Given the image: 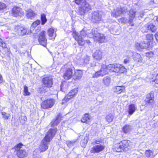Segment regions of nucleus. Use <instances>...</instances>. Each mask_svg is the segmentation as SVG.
<instances>
[{
    "label": "nucleus",
    "instance_id": "nucleus-9",
    "mask_svg": "<svg viewBox=\"0 0 158 158\" xmlns=\"http://www.w3.org/2000/svg\"><path fill=\"white\" fill-rule=\"evenodd\" d=\"M127 8L126 6H124L122 7H119L117 8L116 10H114L111 12V15L113 17H116L120 16L122 14H125L128 13Z\"/></svg>",
    "mask_w": 158,
    "mask_h": 158
},
{
    "label": "nucleus",
    "instance_id": "nucleus-49",
    "mask_svg": "<svg viewBox=\"0 0 158 158\" xmlns=\"http://www.w3.org/2000/svg\"><path fill=\"white\" fill-rule=\"evenodd\" d=\"M6 8V4L4 3L0 2V10H3Z\"/></svg>",
    "mask_w": 158,
    "mask_h": 158
},
{
    "label": "nucleus",
    "instance_id": "nucleus-16",
    "mask_svg": "<svg viewBox=\"0 0 158 158\" xmlns=\"http://www.w3.org/2000/svg\"><path fill=\"white\" fill-rule=\"evenodd\" d=\"M105 148V146L103 145H96L91 148L90 152L93 153H98L103 151Z\"/></svg>",
    "mask_w": 158,
    "mask_h": 158
},
{
    "label": "nucleus",
    "instance_id": "nucleus-8",
    "mask_svg": "<svg viewBox=\"0 0 158 158\" xmlns=\"http://www.w3.org/2000/svg\"><path fill=\"white\" fill-rule=\"evenodd\" d=\"M136 12L135 10L131 9L129 12V18L128 20V23L131 26L134 25L133 23V20L135 17L136 15H137L138 14V17L139 16L142 17L144 15V13L143 11L141 12L140 13H137L136 14H135Z\"/></svg>",
    "mask_w": 158,
    "mask_h": 158
},
{
    "label": "nucleus",
    "instance_id": "nucleus-53",
    "mask_svg": "<svg viewBox=\"0 0 158 158\" xmlns=\"http://www.w3.org/2000/svg\"><path fill=\"white\" fill-rule=\"evenodd\" d=\"M96 66V62L93 61L92 63L91 64V66L93 67Z\"/></svg>",
    "mask_w": 158,
    "mask_h": 158
},
{
    "label": "nucleus",
    "instance_id": "nucleus-54",
    "mask_svg": "<svg viewBox=\"0 0 158 158\" xmlns=\"http://www.w3.org/2000/svg\"><path fill=\"white\" fill-rule=\"evenodd\" d=\"M158 2V0H153L152 2H151L150 4H152L153 3H156Z\"/></svg>",
    "mask_w": 158,
    "mask_h": 158
},
{
    "label": "nucleus",
    "instance_id": "nucleus-15",
    "mask_svg": "<svg viewBox=\"0 0 158 158\" xmlns=\"http://www.w3.org/2000/svg\"><path fill=\"white\" fill-rule=\"evenodd\" d=\"M42 83L44 87L50 88L53 85L52 79L49 77H45L42 79Z\"/></svg>",
    "mask_w": 158,
    "mask_h": 158
},
{
    "label": "nucleus",
    "instance_id": "nucleus-23",
    "mask_svg": "<svg viewBox=\"0 0 158 158\" xmlns=\"http://www.w3.org/2000/svg\"><path fill=\"white\" fill-rule=\"evenodd\" d=\"M82 75V72L81 70H76L75 71L73 75V79L74 80H79L81 79Z\"/></svg>",
    "mask_w": 158,
    "mask_h": 158
},
{
    "label": "nucleus",
    "instance_id": "nucleus-14",
    "mask_svg": "<svg viewBox=\"0 0 158 158\" xmlns=\"http://www.w3.org/2000/svg\"><path fill=\"white\" fill-rule=\"evenodd\" d=\"M46 32L42 31L40 34L39 42L40 44L45 47L47 45V39L45 37Z\"/></svg>",
    "mask_w": 158,
    "mask_h": 158
},
{
    "label": "nucleus",
    "instance_id": "nucleus-5",
    "mask_svg": "<svg viewBox=\"0 0 158 158\" xmlns=\"http://www.w3.org/2000/svg\"><path fill=\"white\" fill-rule=\"evenodd\" d=\"M23 145L21 143H20L16 145L14 148L16 152V154L17 156L20 158L24 157L27 155V153L26 150L21 149Z\"/></svg>",
    "mask_w": 158,
    "mask_h": 158
},
{
    "label": "nucleus",
    "instance_id": "nucleus-29",
    "mask_svg": "<svg viewBox=\"0 0 158 158\" xmlns=\"http://www.w3.org/2000/svg\"><path fill=\"white\" fill-rule=\"evenodd\" d=\"M81 120L83 123H88L90 120V116L88 114H85L83 116Z\"/></svg>",
    "mask_w": 158,
    "mask_h": 158
},
{
    "label": "nucleus",
    "instance_id": "nucleus-50",
    "mask_svg": "<svg viewBox=\"0 0 158 158\" xmlns=\"http://www.w3.org/2000/svg\"><path fill=\"white\" fill-rule=\"evenodd\" d=\"M2 115L3 118L5 119H7L8 117L6 115V113L5 112H2Z\"/></svg>",
    "mask_w": 158,
    "mask_h": 158
},
{
    "label": "nucleus",
    "instance_id": "nucleus-1",
    "mask_svg": "<svg viewBox=\"0 0 158 158\" xmlns=\"http://www.w3.org/2000/svg\"><path fill=\"white\" fill-rule=\"evenodd\" d=\"M57 131L56 127L50 128L49 130L40 146L39 148L41 152H44L48 149L49 142L54 136Z\"/></svg>",
    "mask_w": 158,
    "mask_h": 158
},
{
    "label": "nucleus",
    "instance_id": "nucleus-2",
    "mask_svg": "<svg viewBox=\"0 0 158 158\" xmlns=\"http://www.w3.org/2000/svg\"><path fill=\"white\" fill-rule=\"evenodd\" d=\"M92 29L91 31L87 30L85 31L84 30H82L80 32V35H78V33L76 32L75 30H73V35L75 40H76L78 42V44L81 46L84 45L85 44V41L83 39L84 37L87 36L91 38L89 36V34L92 33Z\"/></svg>",
    "mask_w": 158,
    "mask_h": 158
},
{
    "label": "nucleus",
    "instance_id": "nucleus-30",
    "mask_svg": "<svg viewBox=\"0 0 158 158\" xmlns=\"http://www.w3.org/2000/svg\"><path fill=\"white\" fill-rule=\"evenodd\" d=\"M132 56H133V57L135 61L140 63L142 62L143 60L142 57L139 54L136 53L135 55H133V53H132Z\"/></svg>",
    "mask_w": 158,
    "mask_h": 158
},
{
    "label": "nucleus",
    "instance_id": "nucleus-24",
    "mask_svg": "<svg viewBox=\"0 0 158 158\" xmlns=\"http://www.w3.org/2000/svg\"><path fill=\"white\" fill-rule=\"evenodd\" d=\"M99 71L101 74V76H103L108 73L107 66L103 64H101V69Z\"/></svg>",
    "mask_w": 158,
    "mask_h": 158
},
{
    "label": "nucleus",
    "instance_id": "nucleus-12",
    "mask_svg": "<svg viewBox=\"0 0 158 158\" xmlns=\"http://www.w3.org/2000/svg\"><path fill=\"white\" fill-rule=\"evenodd\" d=\"M78 92L77 89L75 88L72 89L66 95L62 101V103L67 102L69 99L75 96Z\"/></svg>",
    "mask_w": 158,
    "mask_h": 158
},
{
    "label": "nucleus",
    "instance_id": "nucleus-55",
    "mask_svg": "<svg viewBox=\"0 0 158 158\" xmlns=\"http://www.w3.org/2000/svg\"><path fill=\"white\" fill-rule=\"evenodd\" d=\"M155 37L157 41L158 42V32H157L155 35Z\"/></svg>",
    "mask_w": 158,
    "mask_h": 158
},
{
    "label": "nucleus",
    "instance_id": "nucleus-11",
    "mask_svg": "<svg viewBox=\"0 0 158 158\" xmlns=\"http://www.w3.org/2000/svg\"><path fill=\"white\" fill-rule=\"evenodd\" d=\"M55 103L53 99H48L43 101L41 104V107L43 109H48L51 108Z\"/></svg>",
    "mask_w": 158,
    "mask_h": 158
},
{
    "label": "nucleus",
    "instance_id": "nucleus-10",
    "mask_svg": "<svg viewBox=\"0 0 158 158\" xmlns=\"http://www.w3.org/2000/svg\"><path fill=\"white\" fill-rule=\"evenodd\" d=\"M91 15V21L93 23L98 24L102 21V16L99 11H93Z\"/></svg>",
    "mask_w": 158,
    "mask_h": 158
},
{
    "label": "nucleus",
    "instance_id": "nucleus-40",
    "mask_svg": "<svg viewBox=\"0 0 158 158\" xmlns=\"http://www.w3.org/2000/svg\"><path fill=\"white\" fill-rule=\"evenodd\" d=\"M41 24L44 25L47 21V19L46 18V15L44 14H42L41 15Z\"/></svg>",
    "mask_w": 158,
    "mask_h": 158
},
{
    "label": "nucleus",
    "instance_id": "nucleus-45",
    "mask_svg": "<svg viewBox=\"0 0 158 158\" xmlns=\"http://www.w3.org/2000/svg\"><path fill=\"white\" fill-rule=\"evenodd\" d=\"M29 30H27L26 28L23 27V30L22 31L21 35H28L29 34Z\"/></svg>",
    "mask_w": 158,
    "mask_h": 158
},
{
    "label": "nucleus",
    "instance_id": "nucleus-36",
    "mask_svg": "<svg viewBox=\"0 0 158 158\" xmlns=\"http://www.w3.org/2000/svg\"><path fill=\"white\" fill-rule=\"evenodd\" d=\"M40 23V20H38L34 22L31 25V29L30 30V33L32 32V30H33L35 27Z\"/></svg>",
    "mask_w": 158,
    "mask_h": 158
},
{
    "label": "nucleus",
    "instance_id": "nucleus-33",
    "mask_svg": "<svg viewBox=\"0 0 158 158\" xmlns=\"http://www.w3.org/2000/svg\"><path fill=\"white\" fill-rule=\"evenodd\" d=\"M48 34L51 37V39H54L56 36V34L54 33V31L52 28H50L48 30Z\"/></svg>",
    "mask_w": 158,
    "mask_h": 158
},
{
    "label": "nucleus",
    "instance_id": "nucleus-25",
    "mask_svg": "<svg viewBox=\"0 0 158 158\" xmlns=\"http://www.w3.org/2000/svg\"><path fill=\"white\" fill-rule=\"evenodd\" d=\"M136 109V105L134 104H131L128 106V113L129 115H132Z\"/></svg>",
    "mask_w": 158,
    "mask_h": 158
},
{
    "label": "nucleus",
    "instance_id": "nucleus-26",
    "mask_svg": "<svg viewBox=\"0 0 158 158\" xmlns=\"http://www.w3.org/2000/svg\"><path fill=\"white\" fill-rule=\"evenodd\" d=\"M116 70L117 73H123L126 71V69L123 66L119 64H116Z\"/></svg>",
    "mask_w": 158,
    "mask_h": 158
},
{
    "label": "nucleus",
    "instance_id": "nucleus-18",
    "mask_svg": "<svg viewBox=\"0 0 158 158\" xmlns=\"http://www.w3.org/2000/svg\"><path fill=\"white\" fill-rule=\"evenodd\" d=\"M93 57L97 60H101L102 57V51L99 49H96L94 51L92 55Z\"/></svg>",
    "mask_w": 158,
    "mask_h": 158
},
{
    "label": "nucleus",
    "instance_id": "nucleus-61",
    "mask_svg": "<svg viewBox=\"0 0 158 158\" xmlns=\"http://www.w3.org/2000/svg\"><path fill=\"white\" fill-rule=\"evenodd\" d=\"M148 54H152V52H149V53H148Z\"/></svg>",
    "mask_w": 158,
    "mask_h": 158
},
{
    "label": "nucleus",
    "instance_id": "nucleus-52",
    "mask_svg": "<svg viewBox=\"0 0 158 158\" xmlns=\"http://www.w3.org/2000/svg\"><path fill=\"white\" fill-rule=\"evenodd\" d=\"M154 81L156 83L158 84V74L156 76V79L154 80Z\"/></svg>",
    "mask_w": 158,
    "mask_h": 158
},
{
    "label": "nucleus",
    "instance_id": "nucleus-3",
    "mask_svg": "<svg viewBox=\"0 0 158 158\" xmlns=\"http://www.w3.org/2000/svg\"><path fill=\"white\" fill-rule=\"evenodd\" d=\"M129 142L128 140H124L115 144L113 146V151L116 152L127 151L128 149Z\"/></svg>",
    "mask_w": 158,
    "mask_h": 158
},
{
    "label": "nucleus",
    "instance_id": "nucleus-7",
    "mask_svg": "<svg viewBox=\"0 0 158 158\" xmlns=\"http://www.w3.org/2000/svg\"><path fill=\"white\" fill-rule=\"evenodd\" d=\"M92 33L89 35V37H94L100 43L105 42L106 41V37L103 34L98 33L97 31L94 29H92Z\"/></svg>",
    "mask_w": 158,
    "mask_h": 158
},
{
    "label": "nucleus",
    "instance_id": "nucleus-39",
    "mask_svg": "<svg viewBox=\"0 0 158 158\" xmlns=\"http://www.w3.org/2000/svg\"><path fill=\"white\" fill-rule=\"evenodd\" d=\"M23 30V27H21L18 26L16 27L15 28V31L19 35H21V32Z\"/></svg>",
    "mask_w": 158,
    "mask_h": 158
},
{
    "label": "nucleus",
    "instance_id": "nucleus-31",
    "mask_svg": "<svg viewBox=\"0 0 158 158\" xmlns=\"http://www.w3.org/2000/svg\"><path fill=\"white\" fill-rule=\"evenodd\" d=\"M88 139V137L86 135V136H85L84 139L81 141L80 144L82 147L84 148L86 147Z\"/></svg>",
    "mask_w": 158,
    "mask_h": 158
},
{
    "label": "nucleus",
    "instance_id": "nucleus-4",
    "mask_svg": "<svg viewBox=\"0 0 158 158\" xmlns=\"http://www.w3.org/2000/svg\"><path fill=\"white\" fill-rule=\"evenodd\" d=\"M154 97L153 93L151 92L148 94L144 100L145 107L149 108H152L154 105Z\"/></svg>",
    "mask_w": 158,
    "mask_h": 158
},
{
    "label": "nucleus",
    "instance_id": "nucleus-35",
    "mask_svg": "<svg viewBox=\"0 0 158 158\" xmlns=\"http://www.w3.org/2000/svg\"><path fill=\"white\" fill-rule=\"evenodd\" d=\"M110 77L109 76H107L103 78L102 81L104 85L106 86H108L110 83Z\"/></svg>",
    "mask_w": 158,
    "mask_h": 158
},
{
    "label": "nucleus",
    "instance_id": "nucleus-43",
    "mask_svg": "<svg viewBox=\"0 0 158 158\" xmlns=\"http://www.w3.org/2000/svg\"><path fill=\"white\" fill-rule=\"evenodd\" d=\"M90 60V56H88L87 55L85 56L83 59V62L85 64H88L89 63V61Z\"/></svg>",
    "mask_w": 158,
    "mask_h": 158
},
{
    "label": "nucleus",
    "instance_id": "nucleus-20",
    "mask_svg": "<svg viewBox=\"0 0 158 158\" xmlns=\"http://www.w3.org/2000/svg\"><path fill=\"white\" fill-rule=\"evenodd\" d=\"M62 118L61 114L60 113L59 114L55 119L52 120L51 122L50 123L51 127H54L56 126L60 122Z\"/></svg>",
    "mask_w": 158,
    "mask_h": 158
},
{
    "label": "nucleus",
    "instance_id": "nucleus-17",
    "mask_svg": "<svg viewBox=\"0 0 158 158\" xmlns=\"http://www.w3.org/2000/svg\"><path fill=\"white\" fill-rule=\"evenodd\" d=\"M150 44L149 42L145 41L141 42L139 44H136V46L137 49L140 51L142 49L148 48Z\"/></svg>",
    "mask_w": 158,
    "mask_h": 158
},
{
    "label": "nucleus",
    "instance_id": "nucleus-42",
    "mask_svg": "<svg viewBox=\"0 0 158 158\" xmlns=\"http://www.w3.org/2000/svg\"><path fill=\"white\" fill-rule=\"evenodd\" d=\"M20 123L22 124H25L27 120V117L25 116H22L19 117Z\"/></svg>",
    "mask_w": 158,
    "mask_h": 158
},
{
    "label": "nucleus",
    "instance_id": "nucleus-59",
    "mask_svg": "<svg viewBox=\"0 0 158 158\" xmlns=\"http://www.w3.org/2000/svg\"><path fill=\"white\" fill-rule=\"evenodd\" d=\"M85 42L87 44H89L90 43V42L89 40H85Z\"/></svg>",
    "mask_w": 158,
    "mask_h": 158
},
{
    "label": "nucleus",
    "instance_id": "nucleus-60",
    "mask_svg": "<svg viewBox=\"0 0 158 158\" xmlns=\"http://www.w3.org/2000/svg\"><path fill=\"white\" fill-rule=\"evenodd\" d=\"M156 20L158 22V16L156 18Z\"/></svg>",
    "mask_w": 158,
    "mask_h": 158
},
{
    "label": "nucleus",
    "instance_id": "nucleus-27",
    "mask_svg": "<svg viewBox=\"0 0 158 158\" xmlns=\"http://www.w3.org/2000/svg\"><path fill=\"white\" fill-rule=\"evenodd\" d=\"M26 14L27 17L30 19H33L36 15V14L31 9L27 11Z\"/></svg>",
    "mask_w": 158,
    "mask_h": 158
},
{
    "label": "nucleus",
    "instance_id": "nucleus-58",
    "mask_svg": "<svg viewBox=\"0 0 158 158\" xmlns=\"http://www.w3.org/2000/svg\"><path fill=\"white\" fill-rule=\"evenodd\" d=\"M95 143L96 144H97V145L100 144V141H99L96 140L95 142Z\"/></svg>",
    "mask_w": 158,
    "mask_h": 158
},
{
    "label": "nucleus",
    "instance_id": "nucleus-6",
    "mask_svg": "<svg viewBox=\"0 0 158 158\" xmlns=\"http://www.w3.org/2000/svg\"><path fill=\"white\" fill-rule=\"evenodd\" d=\"M92 9L91 5L85 1H84L81 4V6L79 7V13L81 15H83L86 12H88Z\"/></svg>",
    "mask_w": 158,
    "mask_h": 158
},
{
    "label": "nucleus",
    "instance_id": "nucleus-21",
    "mask_svg": "<svg viewBox=\"0 0 158 158\" xmlns=\"http://www.w3.org/2000/svg\"><path fill=\"white\" fill-rule=\"evenodd\" d=\"M135 127L131 123L127 124L123 126L122 128V131L124 133H127L133 129Z\"/></svg>",
    "mask_w": 158,
    "mask_h": 158
},
{
    "label": "nucleus",
    "instance_id": "nucleus-28",
    "mask_svg": "<svg viewBox=\"0 0 158 158\" xmlns=\"http://www.w3.org/2000/svg\"><path fill=\"white\" fill-rule=\"evenodd\" d=\"M127 54H128L127 58L124 60L123 63L125 64H129L131 60V57L132 55V52L130 51H127Z\"/></svg>",
    "mask_w": 158,
    "mask_h": 158
},
{
    "label": "nucleus",
    "instance_id": "nucleus-22",
    "mask_svg": "<svg viewBox=\"0 0 158 158\" xmlns=\"http://www.w3.org/2000/svg\"><path fill=\"white\" fill-rule=\"evenodd\" d=\"M144 27L147 28L148 31L152 32L155 31L157 29L156 27L152 23H148Z\"/></svg>",
    "mask_w": 158,
    "mask_h": 158
},
{
    "label": "nucleus",
    "instance_id": "nucleus-56",
    "mask_svg": "<svg viewBox=\"0 0 158 158\" xmlns=\"http://www.w3.org/2000/svg\"><path fill=\"white\" fill-rule=\"evenodd\" d=\"M0 81H1V83L3 81V78L2 76V75L0 74Z\"/></svg>",
    "mask_w": 158,
    "mask_h": 158
},
{
    "label": "nucleus",
    "instance_id": "nucleus-34",
    "mask_svg": "<svg viewBox=\"0 0 158 158\" xmlns=\"http://www.w3.org/2000/svg\"><path fill=\"white\" fill-rule=\"evenodd\" d=\"M125 88L123 86H117L114 89V92L118 94H119L124 91Z\"/></svg>",
    "mask_w": 158,
    "mask_h": 158
},
{
    "label": "nucleus",
    "instance_id": "nucleus-32",
    "mask_svg": "<svg viewBox=\"0 0 158 158\" xmlns=\"http://www.w3.org/2000/svg\"><path fill=\"white\" fill-rule=\"evenodd\" d=\"M107 69L108 71L110 72H114L117 73L116 70V64L115 65L109 64L107 66Z\"/></svg>",
    "mask_w": 158,
    "mask_h": 158
},
{
    "label": "nucleus",
    "instance_id": "nucleus-41",
    "mask_svg": "<svg viewBox=\"0 0 158 158\" xmlns=\"http://www.w3.org/2000/svg\"><path fill=\"white\" fill-rule=\"evenodd\" d=\"M24 95L25 96H29L31 93L28 91V88L27 86L24 85L23 89Z\"/></svg>",
    "mask_w": 158,
    "mask_h": 158
},
{
    "label": "nucleus",
    "instance_id": "nucleus-44",
    "mask_svg": "<svg viewBox=\"0 0 158 158\" xmlns=\"http://www.w3.org/2000/svg\"><path fill=\"white\" fill-rule=\"evenodd\" d=\"M106 118V121L109 123H110L113 120L114 117L113 115L110 114L107 115Z\"/></svg>",
    "mask_w": 158,
    "mask_h": 158
},
{
    "label": "nucleus",
    "instance_id": "nucleus-62",
    "mask_svg": "<svg viewBox=\"0 0 158 158\" xmlns=\"http://www.w3.org/2000/svg\"><path fill=\"white\" fill-rule=\"evenodd\" d=\"M157 51H158V49L157 50Z\"/></svg>",
    "mask_w": 158,
    "mask_h": 158
},
{
    "label": "nucleus",
    "instance_id": "nucleus-51",
    "mask_svg": "<svg viewBox=\"0 0 158 158\" xmlns=\"http://www.w3.org/2000/svg\"><path fill=\"white\" fill-rule=\"evenodd\" d=\"M75 3L79 5L80 4H81L83 2V1H85L84 0H75Z\"/></svg>",
    "mask_w": 158,
    "mask_h": 158
},
{
    "label": "nucleus",
    "instance_id": "nucleus-48",
    "mask_svg": "<svg viewBox=\"0 0 158 158\" xmlns=\"http://www.w3.org/2000/svg\"><path fill=\"white\" fill-rule=\"evenodd\" d=\"M0 46L2 47L3 48H6V44L4 41L0 39Z\"/></svg>",
    "mask_w": 158,
    "mask_h": 158
},
{
    "label": "nucleus",
    "instance_id": "nucleus-46",
    "mask_svg": "<svg viewBox=\"0 0 158 158\" xmlns=\"http://www.w3.org/2000/svg\"><path fill=\"white\" fill-rule=\"evenodd\" d=\"M76 142V141H69L67 142V145L69 148H71L73 146Z\"/></svg>",
    "mask_w": 158,
    "mask_h": 158
},
{
    "label": "nucleus",
    "instance_id": "nucleus-57",
    "mask_svg": "<svg viewBox=\"0 0 158 158\" xmlns=\"http://www.w3.org/2000/svg\"><path fill=\"white\" fill-rule=\"evenodd\" d=\"M63 86V83H61L60 85V90L62 91H63V90L62 89V87Z\"/></svg>",
    "mask_w": 158,
    "mask_h": 158
},
{
    "label": "nucleus",
    "instance_id": "nucleus-47",
    "mask_svg": "<svg viewBox=\"0 0 158 158\" xmlns=\"http://www.w3.org/2000/svg\"><path fill=\"white\" fill-rule=\"evenodd\" d=\"M101 74L99 71H98L97 72H96L94 74L92 77L94 78H97L100 76H101Z\"/></svg>",
    "mask_w": 158,
    "mask_h": 158
},
{
    "label": "nucleus",
    "instance_id": "nucleus-19",
    "mask_svg": "<svg viewBox=\"0 0 158 158\" xmlns=\"http://www.w3.org/2000/svg\"><path fill=\"white\" fill-rule=\"evenodd\" d=\"M73 69L71 68L68 69L64 74V78L66 80H68L73 78Z\"/></svg>",
    "mask_w": 158,
    "mask_h": 158
},
{
    "label": "nucleus",
    "instance_id": "nucleus-38",
    "mask_svg": "<svg viewBox=\"0 0 158 158\" xmlns=\"http://www.w3.org/2000/svg\"><path fill=\"white\" fill-rule=\"evenodd\" d=\"M153 35L152 34H148L146 35L147 40L146 41L149 42L150 44V43H152L153 40Z\"/></svg>",
    "mask_w": 158,
    "mask_h": 158
},
{
    "label": "nucleus",
    "instance_id": "nucleus-13",
    "mask_svg": "<svg viewBox=\"0 0 158 158\" xmlns=\"http://www.w3.org/2000/svg\"><path fill=\"white\" fill-rule=\"evenodd\" d=\"M11 14L14 17H21L24 15V12L21 8L19 7L15 6L12 10Z\"/></svg>",
    "mask_w": 158,
    "mask_h": 158
},
{
    "label": "nucleus",
    "instance_id": "nucleus-37",
    "mask_svg": "<svg viewBox=\"0 0 158 158\" xmlns=\"http://www.w3.org/2000/svg\"><path fill=\"white\" fill-rule=\"evenodd\" d=\"M146 158H153V152L150 150L146 151L145 152Z\"/></svg>",
    "mask_w": 158,
    "mask_h": 158
}]
</instances>
